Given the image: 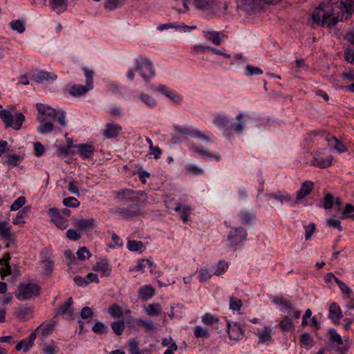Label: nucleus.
Here are the masks:
<instances>
[{
	"mask_svg": "<svg viewBox=\"0 0 354 354\" xmlns=\"http://www.w3.org/2000/svg\"><path fill=\"white\" fill-rule=\"evenodd\" d=\"M354 13V0H340L333 4L322 3L313 11V23L321 26L332 28L338 21H347Z\"/></svg>",
	"mask_w": 354,
	"mask_h": 354,
	"instance_id": "obj_1",
	"label": "nucleus"
},
{
	"mask_svg": "<svg viewBox=\"0 0 354 354\" xmlns=\"http://www.w3.org/2000/svg\"><path fill=\"white\" fill-rule=\"evenodd\" d=\"M36 109L37 110V118L40 122L37 128L39 133L45 134L54 129V125L50 120L57 122L63 127L66 126V113L63 110H56L42 103H37Z\"/></svg>",
	"mask_w": 354,
	"mask_h": 354,
	"instance_id": "obj_2",
	"label": "nucleus"
},
{
	"mask_svg": "<svg viewBox=\"0 0 354 354\" xmlns=\"http://www.w3.org/2000/svg\"><path fill=\"white\" fill-rule=\"evenodd\" d=\"M243 114L240 113L236 116L237 124H231L229 118L224 115H218L214 120V123L221 129H226L229 134L241 133L244 129Z\"/></svg>",
	"mask_w": 354,
	"mask_h": 354,
	"instance_id": "obj_3",
	"label": "nucleus"
},
{
	"mask_svg": "<svg viewBox=\"0 0 354 354\" xmlns=\"http://www.w3.org/2000/svg\"><path fill=\"white\" fill-rule=\"evenodd\" d=\"M40 286L35 283H21L15 292V297L20 301L30 299L39 294Z\"/></svg>",
	"mask_w": 354,
	"mask_h": 354,
	"instance_id": "obj_4",
	"label": "nucleus"
},
{
	"mask_svg": "<svg viewBox=\"0 0 354 354\" xmlns=\"http://www.w3.org/2000/svg\"><path fill=\"white\" fill-rule=\"evenodd\" d=\"M0 118L6 128L10 127L15 130H19L25 120V116L22 113H16L13 115L10 111L6 109L0 111Z\"/></svg>",
	"mask_w": 354,
	"mask_h": 354,
	"instance_id": "obj_5",
	"label": "nucleus"
},
{
	"mask_svg": "<svg viewBox=\"0 0 354 354\" xmlns=\"http://www.w3.org/2000/svg\"><path fill=\"white\" fill-rule=\"evenodd\" d=\"M322 136L324 137L328 144V146L337 152L341 153L347 151V147L342 143V141L338 140L335 136H329V135L326 134L324 131H312L308 134L306 139L309 142H313L312 136Z\"/></svg>",
	"mask_w": 354,
	"mask_h": 354,
	"instance_id": "obj_6",
	"label": "nucleus"
},
{
	"mask_svg": "<svg viewBox=\"0 0 354 354\" xmlns=\"http://www.w3.org/2000/svg\"><path fill=\"white\" fill-rule=\"evenodd\" d=\"M135 70L140 73L145 81H148L155 75V71L151 62L144 57H140L136 60Z\"/></svg>",
	"mask_w": 354,
	"mask_h": 354,
	"instance_id": "obj_7",
	"label": "nucleus"
},
{
	"mask_svg": "<svg viewBox=\"0 0 354 354\" xmlns=\"http://www.w3.org/2000/svg\"><path fill=\"white\" fill-rule=\"evenodd\" d=\"M114 194L115 198L120 202L125 201L138 202L142 196L146 195L144 192H136L131 189H122L115 191Z\"/></svg>",
	"mask_w": 354,
	"mask_h": 354,
	"instance_id": "obj_8",
	"label": "nucleus"
},
{
	"mask_svg": "<svg viewBox=\"0 0 354 354\" xmlns=\"http://www.w3.org/2000/svg\"><path fill=\"white\" fill-rule=\"evenodd\" d=\"M328 336L331 342L336 344L337 351L339 354H346L349 348L348 341H344L341 335L333 328L328 330Z\"/></svg>",
	"mask_w": 354,
	"mask_h": 354,
	"instance_id": "obj_9",
	"label": "nucleus"
},
{
	"mask_svg": "<svg viewBox=\"0 0 354 354\" xmlns=\"http://www.w3.org/2000/svg\"><path fill=\"white\" fill-rule=\"evenodd\" d=\"M247 232L243 227H233L227 235V241L231 246H236L247 238Z\"/></svg>",
	"mask_w": 354,
	"mask_h": 354,
	"instance_id": "obj_10",
	"label": "nucleus"
},
{
	"mask_svg": "<svg viewBox=\"0 0 354 354\" xmlns=\"http://www.w3.org/2000/svg\"><path fill=\"white\" fill-rule=\"evenodd\" d=\"M48 214L50 216V221L55 223L57 227L61 230H64L68 227V219L62 215L57 208H50L48 211Z\"/></svg>",
	"mask_w": 354,
	"mask_h": 354,
	"instance_id": "obj_11",
	"label": "nucleus"
},
{
	"mask_svg": "<svg viewBox=\"0 0 354 354\" xmlns=\"http://www.w3.org/2000/svg\"><path fill=\"white\" fill-rule=\"evenodd\" d=\"M174 130L183 135L190 136L196 138H199L207 142H210V137L203 134L198 129H191L190 128L184 127L178 125L174 126Z\"/></svg>",
	"mask_w": 354,
	"mask_h": 354,
	"instance_id": "obj_12",
	"label": "nucleus"
},
{
	"mask_svg": "<svg viewBox=\"0 0 354 354\" xmlns=\"http://www.w3.org/2000/svg\"><path fill=\"white\" fill-rule=\"evenodd\" d=\"M333 156L332 155H329L324 158L320 156L319 152H316L310 162V165L319 169H325L330 167L333 165Z\"/></svg>",
	"mask_w": 354,
	"mask_h": 354,
	"instance_id": "obj_13",
	"label": "nucleus"
},
{
	"mask_svg": "<svg viewBox=\"0 0 354 354\" xmlns=\"http://www.w3.org/2000/svg\"><path fill=\"white\" fill-rule=\"evenodd\" d=\"M116 212L119 214L122 218L125 219L131 218L142 214L140 207L138 205L118 208Z\"/></svg>",
	"mask_w": 354,
	"mask_h": 354,
	"instance_id": "obj_14",
	"label": "nucleus"
},
{
	"mask_svg": "<svg viewBox=\"0 0 354 354\" xmlns=\"http://www.w3.org/2000/svg\"><path fill=\"white\" fill-rule=\"evenodd\" d=\"M228 335L231 339L240 340L244 337V328L239 323L227 322Z\"/></svg>",
	"mask_w": 354,
	"mask_h": 354,
	"instance_id": "obj_15",
	"label": "nucleus"
},
{
	"mask_svg": "<svg viewBox=\"0 0 354 354\" xmlns=\"http://www.w3.org/2000/svg\"><path fill=\"white\" fill-rule=\"evenodd\" d=\"M315 184L313 181L305 180L303 182L301 185L299 190L297 192L296 202L298 203L308 196L313 190Z\"/></svg>",
	"mask_w": 354,
	"mask_h": 354,
	"instance_id": "obj_16",
	"label": "nucleus"
},
{
	"mask_svg": "<svg viewBox=\"0 0 354 354\" xmlns=\"http://www.w3.org/2000/svg\"><path fill=\"white\" fill-rule=\"evenodd\" d=\"M328 311V318L331 319L335 324L339 325L340 324V319L343 317L340 306L337 303H332L329 306Z\"/></svg>",
	"mask_w": 354,
	"mask_h": 354,
	"instance_id": "obj_17",
	"label": "nucleus"
},
{
	"mask_svg": "<svg viewBox=\"0 0 354 354\" xmlns=\"http://www.w3.org/2000/svg\"><path fill=\"white\" fill-rule=\"evenodd\" d=\"M36 337V333L32 332L27 339H24L18 342L15 349L17 351L23 350L24 353L27 352L33 346Z\"/></svg>",
	"mask_w": 354,
	"mask_h": 354,
	"instance_id": "obj_18",
	"label": "nucleus"
},
{
	"mask_svg": "<svg viewBox=\"0 0 354 354\" xmlns=\"http://www.w3.org/2000/svg\"><path fill=\"white\" fill-rule=\"evenodd\" d=\"M0 236L7 241L13 242L15 235L11 232V225L6 221H0Z\"/></svg>",
	"mask_w": 354,
	"mask_h": 354,
	"instance_id": "obj_19",
	"label": "nucleus"
},
{
	"mask_svg": "<svg viewBox=\"0 0 354 354\" xmlns=\"http://www.w3.org/2000/svg\"><path fill=\"white\" fill-rule=\"evenodd\" d=\"M122 129V126L118 124L107 123L103 135L106 138H114L118 136Z\"/></svg>",
	"mask_w": 354,
	"mask_h": 354,
	"instance_id": "obj_20",
	"label": "nucleus"
},
{
	"mask_svg": "<svg viewBox=\"0 0 354 354\" xmlns=\"http://www.w3.org/2000/svg\"><path fill=\"white\" fill-rule=\"evenodd\" d=\"M56 322L54 319H50L47 323H42L34 331L36 333L40 334L43 337L49 335L54 330Z\"/></svg>",
	"mask_w": 354,
	"mask_h": 354,
	"instance_id": "obj_21",
	"label": "nucleus"
},
{
	"mask_svg": "<svg viewBox=\"0 0 354 354\" xmlns=\"http://www.w3.org/2000/svg\"><path fill=\"white\" fill-rule=\"evenodd\" d=\"M77 153L84 158H91L95 151V147L89 144H79L75 146Z\"/></svg>",
	"mask_w": 354,
	"mask_h": 354,
	"instance_id": "obj_22",
	"label": "nucleus"
},
{
	"mask_svg": "<svg viewBox=\"0 0 354 354\" xmlns=\"http://www.w3.org/2000/svg\"><path fill=\"white\" fill-rule=\"evenodd\" d=\"M93 270L101 272L102 277H109L112 270L111 266L105 261L97 262L93 267Z\"/></svg>",
	"mask_w": 354,
	"mask_h": 354,
	"instance_id": "obj_23",
	"label": "nucleus"
},
{
	"mask_svg": "<svg viewBox=\"0 0 354 354\" xmlns=\"http://www.w3.org/2000/svg\"><path fill=\"white\" fill-rule=\"evenodd\" d=\"M138 297L142 301H147L153 297L155 290L151 286H144L139 288Z\"/></svg>",
	"mask_w": 354,
	"mask_h": 354,
	"instance_id": "obj_24",
	"label": "nucleus"
},
{
	"mask_svg": "<svg viewBox=\"0 0 354 354\" xmlns=\"http://www.w3.org/2000/svg\"><path fill=\"white\" fill-rule=\"evenodd\" d=\"M57 79V75L54 73L46 72V71H39L33 77V80L37 83H43L44 81L49 82L53 81Z\"/></svg>",
	"mask_w": 354,
	"mask_h": 354,
	"instance_id": "obj_25",
	"label": "nucleus"
},
{
	"mask_svg": "<svg viewBox=\"0 0 354 354\" xmlns=\"http://www.w3.org/2000/svg\"><path fill=\"white\" fill-rule=\"evenodd\" d=\"M49 3L52 10L57 14L67 9L68 0H49Z\"/></svg>",
	"mask_w": 354,
	"mask_h": 354,
	"instance_id": "obj_26",
	"label": "nucleus"
},
{
	"mask_svg": "<svg viewBox=\"0 0 354 354\" xmlns=\"http://www.w3.org/2000/svg\"><path fill=\"white\" fill-rule=\"evenodd\" d=\"M93 88L89 87V86L87 84L85 86L75 84L70 88L68 93L73 97H77L86 93L89 90Z\"/></svg>",
	"mask_w": 354,
	"mask_h": 354,
	"instance_id": "obj_27",
	"label": "nucleus"
},
{
	"mask_svg": "<svg viewBox=\"0 0 354 354\" xmlns=\"http://www.w3.org/2000/svg\"><path fill=\"white\" fill-rule=\"evenodd\" d=\"M74 224L80 230L92 229L95 226V221L93 218L76 219Z\"/></svg>",
	"mask_w": 354,
	"mask_h": 354,
	"instance_id": "obj_28",
	"label": "nucleus"
},
{
	"mask_svg": "<svg viewBox=\"0 0 354 354\" xmlns=\"http://www.w3.org/2000/svg\"><path fill=\"white\" fill-rule=\"evenodd\" d=\"M175 210L180 213V218L183 222H187L188 217L190 214V209L188 206L183 205L181 203H178L176 204Z\"/></svg>",
	"mask_w": 354,
	"mask_h": 354,
	"instance_id": "obj_29",
	"label": "nucleus"
},
{
	"mask_svg": "<svg viewBox=\"0 0 354 354\" xmlns=\"http://www.w3.org/2000/svg\"><path fill=\"white\" fill-rule=\"evenodd\" d=\"M9 257L0 259V264L2 266L0 269V273L2 279L11 274V268L9 264Z\"/></svg>",
	"mask_w": 354,
	"mask_h": 354,
	"instance_id": "obj_30",
	"label": "nucleus"
},
{
	"mask_svg": "<svg viewBox=\"0 0 354 354\" xmlns=\"http://www.w3.org/2000/svg\"><path fill=\"white\" fill-rule=\"evenodd\" d=\"M205 38L214 44L219 45L221 43V34L216 31H207L205 32Z\"/></svg>",
	"mask_w": 354,
	"mask_h": 354,
	"instance_id": "obj_31",
	"label": "nucleus"
},
{
	"mask_svg": "<svg viewBox=\"0 0 354 354\" xmlns=\"http://www.w3.org/2000/svg\"><path fill=\"white\" fill-rule=\"evenodd\" d=\"M145 311L149 316H156L160 314L162 308L159 304H151L145 307Z\"/></svg>",
	"mask_w": 354,
	"mask_h": 354,
	"instance_id": "obj_32",
	"label": "nucleus"
},
{
	"mask_svg": "<svg viewBox=\"0 0 354 354\" xmlns=\"http://www.w3.org/2000/svg\"><path fill=\"white\" fill-rule=\"evenodd\" d=\"M299 341L303 347L309 349L313 347L314 344V341L310 336V335L308 333H304L301 334L299 337Z\"/></svg>",
	"mask_w": 354,
	"mask_h": 354,
	"instance_id": "obj_33",
	"label": "nucleus"
},
{
	"mask_svg": "<svg viewBox=\"0 0 354 354\" xmlns=\"http://www.w3.org/2000/svg\"><path fill=\"white\" fill-rule=\"evenodd\" d=\"M279 327L283 331H290L294 328V324L288 316H284L279 324Z\"/></svg>",
	"mask_w": 354,
	"mask_h": 354,
	"instance_id": "obj_34",
	"label": "nucleus"
},
{
	"mask_svg": "<svg viewBox=\"0 0 354 354\" xmlns=\"http://www.w3.org/2000/svg\"><path fill=\"white\" fill-rule=\"evenodd\" d=\"M108 313L113 318H121L123 316L122 308L117 304H113L109 307Z\"/></svg>",
	"mask_w": 354,
	"mask_h": 354,
	"instance_id": "obj_35",
	"label": "nucleus"
},
{
	"mask_svg": "<svg viewBox=\"0 0 354 354\" xmlns=\"http://www.w3.org/2000/svg\"><path fill=\"white\" fill-rule=\"evenodd\" d=\"M153 263L149 259H141L138 261V265L136 267V270L141 272H145L146 268H149L150 272H152V268Z\"/></svg>",
	"mask_w": 354,
	"mask_h": 354,
	"instance_id": "obj_36",
	"label": "nucleus"
},
{
	"mask_svg": "<svg viewBox=\"0 0 354 354\" xmlns=\"http://www.w3.org/2000/svg\"><path fill=\"white\" fill-rule=\"evenodd\" d=\"M15 315L21 320H25L31 316L32 311L28 308H19L15 310Z\"/></svg>",
	"mask_w": 354,
	"mask_h": 354,
	"instance_id": "obj_37",
	"label": "nucleus"
},
{
	"mask_svg": "<svg viewBox=\"0 0 354 354\" xmlns=\"http://www.w3.org/2000/svg\"><path fill=\"white\" fill-rule=\"evenodd\" d=\"M215 0H193L194 6L199 10H205L211 8Z\"/></svg>",
	"mask_w": 354,
	"mask_h": 354,
	"instance_id": "obj_38",
	"label": "nucleus"
},
{
	"mask_svg": "<svg viewBox=\"0 0 354 354\" xmlns=\"http://www.w3.org/2000/svg\"><path fill=\"white\" fill-rule=\"evenodd\" d=\"M111 326L116 335H120L124 332L125 324L123 320L114 321L111 324Z\"/></svg>",
	"mask_w": 354,
	"mask_h": 354,
	"instance_id": "obj_39",
	"label": "nucleus"
},
{
	"mask_svg": "<svg viewBox=\"0 0 354 354\" xmlns=\"http://www.w3.org/2000/svg\"><path fill=\"white\" fill-rule=\"evenodd\" d=\"M281 0H244L245 3L250 6L251 9H256L257 6L261 3H273L279 2Z\"/></svg>",
	"mask_w": 354,
	"mask_h": 354,
	"instance_id": "obj_40",
	"label": "nucleus"
},
{
	"mask_svg": "<svg viewBox=\"0 0 354 354\" xmlns=\"http://www.w3.org/2000/svg\"><path fill=\"white\" fill-rule=\"evenodd\" d=\"M271 329L265 328L264 330L259 334V341L261 344L268 342L271 340Z\"/></svg>",
	"mask_w": 354,
	"mask_h": 354,
	"instance_id": "obj_41",
	"label": "nucleus"
},
{
	"mask_svg": "<svg viewBox=\"0 0 354 354\" xmlns=\"http://www.w3.org/2000/svg\"><path fill=\"white\" fill-rule=\"evenodd\" d=\"M7 158L6 164L8 166L15 167L23 160V156L17 154H9L7 156Z\"/></svg>",
	"mask_w": 354,
	"mask_h": 354,
	"instance_id": "obj_42",
	"label": "nucleus"
},
{
	"mask_svg": "<svg viewBox=\"0 0 354 354\" xmlns=\"http://www.w3.org/2000/svg\"><path fill=\"white\" fill-rule=\"evenodd\" d=\"M127 248L132 252L141 251L144 248V244L140 241H129Z\"/></svg>",
	"mask_w": 354,
	"mask_h": 354,
	"instance_id": "obj_43",
	"label": "nucleus"
},
{
	"mask_svg": "<svg viewBox=\"0 0 354 354\" xmlns=\"http://www.w3.org/2000/svg\"><path fill=\"white\" fill-rule=\"evenodd\" d=\"M227 268H228V264L227 262L222 261V260L219 261L216 266V269L214 270H212L213 274L216 276L221 275L225 272H226Z\"/></svg>",
	"mask_w": 354,
	"mask_h": 354,
	"instance_id": "obj_44",
	"label": "nucleus"
},
{
	"mask_svg": "<svg viewBox=\"0 0 354 354\" xmlns=\"http://www.w3.org/2000/svg\"><path fill=\"white\" fill-rule=\"evenodd\" d=\"M202 321L206 325H214L218 323L219 319L214 315L206 313L202 317Z\"/></svg>",
	"mask_w": 354,
	"mask_h": 354,
	"instance_id": "obj_45",
	"label": "nucleus"
},
{
	"mask_svg": "<svg viewBox=\"0 0 354 354\" xmlns=\"http://www.w3.org/2000/svg\"><path fill=\"white\" fill-rule=\"evenodd\" d=\"M198 280L201 282H205V281H207L208 279H209L211 278L212 274H214L213 271H209L206 268L201 269L198 272Z\"/></svg>",
	"mask_w": 354,
	"mask_h": 354,
	"instance_id": "obj_46",
	"label": "nucleus"
},
{
	"mask_svg": "<svg viewBox=\"0 0 354 354\" xmlns=\"http://www.w3.org/2000/svg\"><path fill=\"white\" fill-rule=\"evenodd\" d=\"M335 282L337 283L342 292L346 295V298H351L353 294L352 290L346 283L341 281L339 279H336Z\"/></svg>",
	"mask_w": 354,
	"mask_h": 354,
	"instance_id": "obj_47",
	"label": "nucleus"
},
{
	"mask_svg": "<svg viewBox=\"0 0 354 354\" xmlns=\"http://www.w3.org/2000/svg\"><path fill=\"white\" fill-rule=\"evenodd\" d=\"M194 333L195 337L198 338H207L209 336L207 329L200 326L194 327Z\"/></svg>",
	"mask_w": 354,
	"mask_h": 354,
	"instance_id": "obj_48",
	"label": "nucleus"
},
{
	"mask_svg": "<svg viewBox=\"0 0 354 354\" xmlns=\"http://www.w3.org/2000/svg\"><path fill=\"white\" fill-rule=\"evenodd\" d=\"M73 298L72 297H69L68 299V300L66 301H65L61 306L60 308H59L58 311L57 312V315H64L66 313H67L72 304H73Z\"/></svg>",
	"mask_w": 354,
	"mask_h": 354,
	"instance_id": "obj_49",
	"label": "nucleus"
},
{
	"mask_svg": "<svg viewBox=\"0 0 354 354\" xmlns=\"http://www.w3.org/2000/svg\"><path fill=\"white\" fill-rule=\"evenodd\" d=\"M185 170L187 173L192 175H200L204 173V171L202 168L193 164L187 165L185 167Z\"/></svg>",
	"mask_w": 354,
	"mask_h": 354,
	"instance_id": "obj_50",
	"label": "nucleus"
},
{
	"mask_svg": "<svg viewBox=\"0 0 354 354\" xmlns=\"http://www.w3.org/2000/svg\"><path fill=\"white\" fill-rule=\"evenodd\" d=\"M194 150L195 152L198 153V154H200L202 156L210 157L217 161H219L221 159V157L219 154H212V153H209V151L203 150L198 147H195L194 149Z\"/></svg>",
	"mask_w": 354,
	"mask_h": 354,
	"instance_id": "obj_51",
	"label": "nucleus"
},
{
	"mask_svg": "<svg viewBox=\"0 0 354 354\" xmlns=\"http://www.w3.org/2000/svg\"><path fill=\"white\" fill-rule=\"evenodd\" d=\"M94 333L97 334H103L107 332V326L101 322H97L92 328Z\"/></svg>",
	"mask_w": 354,
	"mask_h": 354,
	"instance_id": "obj_52",
	"label": "nucleus"
},
{
	"mask_svg": "<svg viewBox=\"0 0 354 354\" xmlns=\"http://www.w3.org/2000/svg\"><path fill=\"white\" fill-rule=\"evenodd\" d=\"M243 304L241 299L231 297L230 299V308L233 310H239L242 307Z\"/></svg>",
	"mask_w": 354,
	"mask_h": 354,
	"instance_id": "obj_53",
	"label": "nucleus"
},
{
	"mask_svg": "<svg viewBox=\"0 0 354 354\" xmlns=\"http://www.w3.org/2000/svg\"><path fill=\"white\" fill-rule=\"evenodd\" d=\"M12 30L17 31L19 33H22L25 30L24 24L21 20L12 21L10 24Z\"/></svg>",
	"mask_w": 354,
	"mask_h": 354,
	"instance_id": "obj_54",
	"label": "nucleus"
},
{
	"mask_svg": "<svg viewBox=\"0 0 354 354\" xmlns=\"http://www.w3.org/2000/svg\"><path fill=\"white\" fill-rule=\"evenodd\" d=\"M84 75L86 76V84L89 86L91 88H93V73L92 70H89L87 68H83Z\"/></svg>",
	"mask_w": 354,
	"mask_h": 354,
	"instance_id": "obj_55",
	"label": "nucleus"
},
{
	"mask_svg": "<svg viewBox=\"0 0 354 354\" xmlns=\"http://www.w3.org/2000/svg\"><path fill=\"white\" fill-rule=\"evenodd\" d=\"M354 212V206L351 203H346L345 205L344 209L342 212L341 218L346 219L347 218H351V213Z\"/></svg>",
	"mask_w": 354,
	"mask_h": 354,
	"instance_id": "obj_56",
	"label": "nucleus"
},
{
	"mask_svg": "<svg viewBox=\"0 0 354 354\" xmlns=\"http://www.w3.org/2000/svg\"><path fill=\"white\" fill-rule=\"evenodd\" d=\"M26 203V198L20 196L10 206L11 211H17L19 209Z\"/></svg>",
	"mask_w": 354,
	"mask_h": 354,
	"instance_id": "obj_57",
	"label": "nucleus"
},
{
	"mask_svg": "<svg viewBox=\"0 0 354 354\" xmlns=\"http://www.w3.org/2000/svg\"><path fill=\"white\" fill-rule=\"evenodd\" d=\"M125 0H107L105 3V8L109 10L115 9L118 6H122Z\"/></svg>",
	"mask_w": 354,
	"mask_h": 354,
	"instance_id": "obj_58",
	"label": "nucleus"
},
{
	"mask_svg": "<svg viewBox=\"0 0 354 354\" xmlns=\"http://www.w3.org/2000/svg\"><path fill=\"white\" fill-rule=\"evenodd\" d=\"M63 204L69 207H77L80 202L75 197H68L63 200Z\"/></svg>",
	"mask_w": 354,
	"mask_h": 354,
	"instance_id": "obj_59",
	"label": "nucleus"
},
{
	"mask_svg": "<svg viewBox=\"0 0 354 354\" xmlns=\"http://www.w3.org/2000/svg\"><path fill=\"white\" fill-rule=\"evenodd\" d=\"M138 325L140 326H143L146 330L153 331L155 330L156 327L153 322L149 320H138L137 322Z\"/></svg>",
	"mask_w": 354,
	"mask_h": 354,
	"instance_id": "obj_60",
	"label": "nucleus"
},
{
	"mask_svg": "<svg viewBox=\"0 0 354 354\" xmlns=\"http://www.w3.org/2000/svg\"><path fill=\"white\" fill-rule=\"evenodd\" d=\"M334 203L333 196L330 194H328L325 196L323 201V207L326 209H330L333 207Z\"/></svg>",
	"mask_w": 354,
	"mask_h": 354,
	"instance_id": "obj_61",
	"label": "nucleus"
},
{
	"mask_svg": "<svg viewBox=\"0 0 354 354\" xmlns=\"http://www.w3.org/2000/svg\"><path fill=\"white\" fill-rule=\"evenodd\" d=\"M272 197L279 201H280L281 203H288L291 201L292 198L290 195L288 194H276L272 195Z\"/></svg>",
	"mask_w": 354,
	"mask_h": 354,
	"instance_id": "obj_62",
	"label": "nucleus"
},
{
	"mask_svg": "<svg viewBox=\"0 0 354 354\" xmlns=\"http://www.w3.org/2000/svg\"><path fill=\"white\" fill-rule=\"evenodd\" d=\"M66 236L72 241H77L81 237V234L76 230L69 229L66 231Z\"/></svg>",
	"mask_w": 354,
	"mask_h": 354,
	"instance_id": "obj_63",
	"label": "nucleus"
},
{
	"mask_svg": "<svg viewBox=\"0 0 354 354\" xmlns=\"http://www.w3.org/2000/svg\"><path fill=\"white\" fill-rule=\"evenodd\" d=\"M129 353L130 354H140L138 342L136 339H133L129 341Z\"/></svg>",
	"mask_w": 354,
	"mask_h": 354,
	"instance_id": "obj_64",
	"label": "nucleus"
}]
</instances>
